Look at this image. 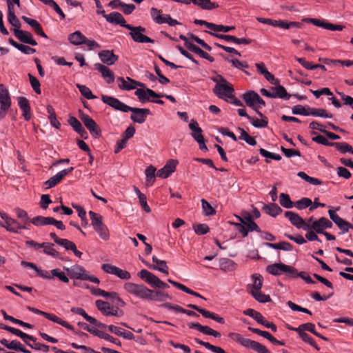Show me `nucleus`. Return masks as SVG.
I'll return each mask as SVG.
<instances>
[{"mask_svg":"<svg viewBox=\"0 0 353 353\" xmlns=\"http://www.w3.org/2000/svg\"><path fill=\"white\" fill-rule=\"evenodd\" d=\"M285 216L298 229L308 231V221L305 222L298 214L288 211L285 212Z\"/></svg>","mask_w":353,"mask_h":353,"instance_id":"2eb2a0df","label":"nucleus"},{"mask_svg":"<svg viewBox=\"0 0 353 353\" xmlns=\"http://www.w3.org/2000/svg\"><path fill=\"white\" fill-rule=\"evenodd\" d=\"M312 203V201L310 199L304 197L296 201L294 206H295L298 210H303L307 207H310Z\"/></svg>","mask_w":353,"mask_h":353,"instance_id":"4d7b16f0","label":"nucleus"},{"mask_svg":"<svg viewBox=\"0 0 353 353\" xmlns=\"http://www.w3.org/2000/svg\"><path fill=\"white\" fill-rule=\"evenodd\" d=\"M134 94L138 97L139 101H141V102L148 101L150 97L161 98V97H163L161 94L156 93L154 91L149 88L137 89V90L134 92Z\"/></svg>","mask_w":353,"mask_h":353,"instance_id":"4be33fe9","label":"nucleus"},{"mask_svg":"<svg viewBox=\"0 0 353 353\" xmlns=\"http://www.w3.org/2000/svg\"><path fill=\"white\" fill-rule=\"evenodd\" d=\"M177 163L176 160H169L162 168L157 172V176L162 179L168 178L175 171Z\"/></svg>","mask_w":353,"mask_h":353,"instance_id":"6ab92c4d","label":"nucleus"},{"mask_svg":"<svg viewBox=\"0 0 353 353\" xmlns=\"http://www.w3.org/2000/svg\"><path fill=\"white\" fill-rule=\"evenodd\" d=\"M43 3L51 7L53 10L61 17L62 19L65 18V14L59 5L53 0H39Z\"/></svg>","mask_w":353,"mask_h":353,"instance_id":"3c124183","label":"nucleus"},{"mask_svg":"<svg viewBox=\"0 0 353 353\" xmlns=\"http://www.w3.org/2000/svg\"><path fill=\"white\" fill-rule=\"evenodd\" d=\"M126 28L130 30V34L135 42L142 43H154V40L143 34L146 31L145 28L142 26L134 27L129 24Z\"/></svg>","mask_w":353,"mask_h":353,"instance_id":"f8f14e48","label":"nucleus"},{"mask_svg":"<svg viewBox=\"0 0 353 353\" xmlns=\"http://www.w3.org/2000/svg\"><path fill=\"white\" fill-rule=\"evenodd\" d=\"M95 305L97 309L105 316H121L123 314V312L121 310L108 302L97 300L95 302Z\"/></svg>","mask_w":353,"mask_h":353,"instance_id":"9b49d317","label":"nucleus"},{"mask_svg":"<svg viewBox=\"0 0 353 353\" xmlns=\"http://www.w3.org/2000/svg\"><path fill=\"white\" fill-rule=\"evenodd\" d=\"M21 265L34 270L37 272V275L43 279L52 280L56 277L63 283H67L69 282V278L67 276L65 272L61 271L60 269L55 268L50 271H48L41 269L33 263L26 261H22Z\"/></svg>","mask_w":353,"mask_h":353,"instance_id":"f257e3e1","label":"nucleus"},{"mask_svg":"<svg viewBox=\"0 0 353 353\" xmlns=\"http://www.w3.org/2000/svg\"><path fill=\"white\" fill-rule=\"evenodd\" d=\"M310 116L319 117L323 118H332V114H329L325 110L322 108H310Z\"/></svg>","mask_w":353,"mask_h":353,"instance_id":"49530a36","label":"nucleus"},{"mask_svg":"<svg viewBox=\"0 0 353 353\" xmlns=\"http://www.w3.org/2000/svg\"><path fill=\"white\" fill-rule=\"evenodd\" d=\"M168 281L170 283H171L172 285H173L174 287H176V288L181 290V291H183V292H185L187 294H191L192 296H196V297H199L201 299H203L205 300V298L203 297L202 295H201L198 292H194L192 290L187 288L186 286H185L184 285H183V284H181L180 283L174 281H173L172 279H168Z\"/></svg>","mask_w":353,"mask_h":353,"instance_id":"f704fd0d","label":"nucleus"},{"mask_svg":"<svg viewBox=\"0 0 353 353\" xmlns=\"http://www.w3.org/2000/svg\"><path fill=\"white\" fill-rule=\"evenodd\" d=\"M18 105L23 112V116L26 121H29L31 118L30 107L28 100L23 97L18 98Z\"/></svg>","mask_w":353,"mask_h":353,"instance_id":"c756f323","label":"nucleus"},{"mask_svg":"<svg viewBox=\"0 0 353 353\" xmlns=\"http://www.w3.org/2000/svg\"><path fill=\"white\" fill-rule=\"evenodd\" d=\"M52 217L37 216L30 219V222L35 226L40 227L52 225Z\"/></svg>","mask_w":353,"mask_h":353,"instance_id":"473e14b6","label":"nucleus"},{"mask_svg":"<svg viewBox=\"0 0 353 353\" xmlns=\"http://www.w3.org/2000/svg\"><path fill=\"white\" fill-rule=\"evenodd\" d=\"M310 107H305L301 105H296L292 108V112L294 114L310 116Z\"/></svg>","mask_w":353,"mask_h":353,"instance_id":"864d4df0","label":"nucleus"},{"mask_svg":"<svg viewBox=\"0 0 353 353\" xmlns=\"http://www.w3.org/2000/svg\"><path fill=\"white\" fill-rule=\"evenodd\" d=\"M139 276L148 283L152 288H157L160 279L147 270H141L138 273Z\"/></svg>","mask_w":353,"mask_h":353,"instance_id":"412c9836","label":"nucleus"},{"mask_svg":"<svg viewBox=\"0 0 353 353\" xmlns=\"http://www.w3.org/2000/svg\"><path fill=\"white\" fill-rule=\"evenodd\" d=\"M3 318L6 319V320H8V321H10L14 323H16L17 325H19L21 326H23V327H28V328H32L33 327V325L30 324V323H26V322H23L21 320H19V319H17L8 314H7V313L6 312L5 310H2L1 311Z\"/></svg>","mask_w":353,"mask_h":353,"instance_id":"37998d69","label":"nucleus"},{"mask_svg":"<svg viewBox=\"0 0 353 353\" xmlns=\"http://www.w3.org/2000/svg\"><path fill=\"white\" fill-rule=\"evenodd\" d=\"M129 111L132 112V114L130 116V119L136 123L141 124L145 121L146 117L150 114V111L147 108H137L130 107Z\"/></svg>","mask_w":353,"mask_h":353,"instance_id":"f3484780","label":"nucleus"},{"mask_svg":"<svg viewBox=\"0 0 353 353\" xmlns=\"http://www.w3.org/2000/svg\"><path fill=\"white\" fill-rule=\"evenodd\" d=\"M104 18L106 21L110 23L119 24L122 27L127 28L129 24L126 23V21L122 14L119 12H113L109 14L104 15Z\"/></svg>","mask_w":353,"mask_h":353,"instance_id":"bb28decb","label":"nucleus"},{"mask_svg":"<svg viewBox=\"0 0 353 353\" xmlns=\"http://www.w3.org/2000/svg\"><path fill=\"white\" fill-rule=\"evenodd\" d=\"M265 212L272 217H275L282 212V209L276 203H270L263 207Z\"/></svg>","mask_w":353,"mask_h":353,"instance_id":"4c0bfd02","label":"nucleus"},{"mask_svg":"<svg viewBox=\"0 0 353 353\" xmlns=\"http://www.w3.org/2000/svg\"><path fill=\"white\" fill-rule=\"evenodd\" d=\"M190 50L194 52L196 54H198L199 57L209 60L210 62L214 61V58H212L211 56H210L207 52H204L203 50H201L200 48H199L196 46H191L190 47Z\"/></svg>","mask_w":353,"mask_h":353,"instance_id":"6e6d98bb","label":"nucleus"},{"mask_svg":"<svg viewBox=\"0 0 353 353\" xmlns=\"http://www.w3.org/2000/svg\"><path fill=\"white\" fill-rule=\"evenodd\" d=\"M145 174L147 185H152L157 176L156 168L152 165H150L145 169Z\"/></svg>","mask_w":353,"mask_h":353,"instance_id":"58836bf2","label":"nucleus"},{"mask_svg":"<svg viewBox=\"0 0 353 353\" xmlns=\"http://www.w3.org/2000/svg\"><path fill=\"white\" fill-rule=\"evenodd\" d=\"M239 130L241 131V135L239 136L240 139L245 141L250 145H255L256 144L254 138L249 135L243 128H239Z\"/></svg>","mask_w":353,"mask_h":353,"instance_id":"13d9d810","label":"nucleus"},{"mask_svg":"<svg viewBox=\"0 0 353 353\" xmlns=\"http://www.w3.org/2000/svg\"><path fill=\"white\" fill-rule=\"evenodd\" d=\"M242 98L246 105L254 110L260 109L265 105L263 99L254 91L250 90L245 92L243 94Z\"/></svg>","mask_w":353,"mask_h":353,"instance_id":"6e6552de","label":"nucleus"},{"mask_svg":"<svg viewBox=\"0 0 353 353\" xmlns=\"http://www.w3.org/2000/svg\"><path fill=\"white\" fill-rule=\"evenodd\" d=\"M89 216L90 217L91 224L94 229L104 225L103 223V217L99 214L93 211H90Z\"/></svg>","mask_w":353,"mask_h":353,"instance_id":"a19ab883","label":"nucleus"},{"mask_svg":"<svg viewBox=\"0 0 353 353\" xmlns=\"http://www.w3.org/2000/svg\"><path fill=\"white\" fill-rule=\"evenodd\" d=\"M301 339L305 343H307L311 346L314 347L316 350H319V346L315 343L314 340L309 336L305 332H301L298 333Z\"/></svg>","mask_w":353,"mask_h":353,"instance_id":"e2e57ef3","label":"nucleus"},{"mask_svg":"<svg viewBox=\"0 0 353 353\" xmlns=\"http://www.w3.org/2000/svg\"><path fill=\"white\" fill-rule=\"evenodd\" d=\"M28 77L31 86L34 90V92L37 94H41L40 83L39 80L36 77L32 76L31 74H28Z\"/></svg>","mask_w":353,"mask_h":353,"instance_id":"338daca9","label":"nucleus"},{"mask_svg":"<svg viewBox=\"0 0 353 353\" xmlns=\"http://www.w3.org/2000/svg\"><path fill=\"white\" fill-rule=\"evenodd\" d=\"M283 268V270H282V273L285 274L288 276L290 278L298 277L299 272L294 267L284 264V266Z\"/></svg>","mask_w":353,"mask_h":353,"instance_id":"69168bd1","label":"nucleus"},{"mask_svg":"<svg viewBox=\"0 0 353 353\" xmlns=\"http://www.w3.org/2000/svg\"><path fill=\"white\" fill-rule=\"evenodd\" d=\"M11 106V98L8 89L0 84V120L3 119Z\"/></svg>","mask_w":353,"mask_h":353,"instance_id":"9d476101","label":"nucleus"},{"mask_svg":"<svg viewBox=\"0 0 353 353\" xmlns=\"http://www.w3.org/2000/svg\"><path fill=\"white\" fill-rule=\"evenodd\" d=\"M100 60L108 65H113L117 60L118 56L115 55L112 50H104L99 52Z\"/></svg>","mask_w":353,"mask_h":353,"instance_id":"cd10ccee","label":"nucleus"},{"mask_svg":"<svg viewBox=\"0 0 353 353\" xmlns=\"http://www.w3.org/2000/svg\"><path fill=\"white\" fill-rule=\"evenodd\" d=\"M101 100L104 103L110 105L117 110H119L123 112H129V110H130V106L113 97L103 94L101 96Z\"/></svg>","mask_w":353,"mask_h":353,"instance_id":"ddd939ff","label":"nucleus"},{"mask_svg":"<svg viewBox=\"0 0 353 353\" xmlns=\"http://www.w3.org/2000/svg\"><path fill=\"white\" fill-rule=\"evenodd\" d=\"M79 325H81L83 328V330L89 332L90 333L92 334L94 336H98L100 339H105V341H110L113 343H117V339L114 338L111 335L103 331L99 330L95 327H91L85 323H79Z\"/></svg>","mask_w":353,"mask_h":353,"instance_id":"dca6fc26","label":"nucleus"},{"mask_svg":"<svg viewBox=\"0 0 353 353\" xmlns=\"http://www.w3.org/2000/svg\"><path fill=\"white\" fill-rule=\"evenodd\" d=\"M252 283L248 285L249 293L259 303H268L271 301L269 295L265 294L261 292L263 278L261 274H254L252 275Z\"/></svg>","mask_w":353,"mask_h":353,"instance_id":"f03ea898","label":"nucleus"},{"mask_svg":"<svg viewBox=\"0 0 353 353\" xmlns=\"http://www.w3.org/2000/svg\"><path fill=\"white\" fill-rule=\"evenodd\" d=\"M94 68L101 72L102 77L107 83H112L114 81V75L113 72L107 66L97 63L94 64Z\"/></svg>","mask_w":353,"mask_h":353,"instance_id":"5701e85b","label":"nucleus"},{"mask_svg":"<svg viewBox=\"0 0 353 353\" xmlns=\"http://www.w3.org/2000/svg\"><path fill=\"white\" fill-rule=\"evenodd\" d=\"M123 289L125 292L134 297L145 301L148 293L150 292V289L144 285L137 284L132 282L125 283L123 285Z\"/></svg>","mask_w":353,"mask_h":353,"instance_id":"0eeeda50","label":"nucleus"},{"mask_svg":"<svg viewBox=\"0 0 353 353\" xmlns=\"http://www.w3.org/2000/svg\"><path fill=\"white\" fill-rule=\"evenodd\" d=\"M332 146H334L339 152L343 154L353 152V148L345 142H334Z\"/></svg>","mask_w":353,"mask_h":353,"instance_id":"79ce46f5","label":"nucleus"},{"mask_svg":"<svg viewBox=\"0 0 353 353\" xmlns=\"http://www.w3.org/2000/svg\"><path fill=\"white\" fill-rule=\"evenodd\" d=\"M335 224L342 231V233H346L350 229H351V224L342 218L340 219V221L335 223Z\"/></svg>","mask_w":353,"mask_h":353,"instance_id":"774afa93","label":"nucleus"},{"mask_svg":"<svg viewBox=\"0 0 353 353\" xmlns=\"http://www.w3.org/2000/svg\"><path fill=\"white\" fill-rule=\"evenodd\" d=\"M283 268V270H282V273L285 274L288 276L290 278L298 277L299 272L294 267L284 264V266Z\"/></svg>","mask_w":353,"mask_h":353,"instance_id":"0e129e2a","label":"nucleus"},{"mask_svg":"<svg viewBox=\"0 0 353 353\" xmlns=\"http://www.w3.org/2000/svg\"><path fill=\"white\" fill-rule=\"evenodd\" d=\"M85 37L80 31H75L68 35V40L72 45L79 46L83 44L85 41Z\"/></svg>","mask_w":353,"mask_h":353,"instance_id":"c9c22d12","label":"nucleus"},{"mask_svg":"<svg viewBox=\"0 0 353 353\" xmlns=\"http://www.w3.org/2000/svg\"><path fill=\"white\" fill-rule=\"evenodd\" d=\"M308 230H314L318 234H322L325 230L332 228V223L325 217H321L318 220H314L313 217L308 219Z\"/></svg>","mask_w":353,"mask_h":353,"instance_id":"1a4fd4ad","label":"nucleus"},{"mask_svg":"<svg viewBox=\"0 0 353 353\" xmlns=\"http://www.w3.org/2000/svg\"><path fill=\"white\" fill-rule=\"evenodd\" d=\"M230 339L243 347L251 349L257 353H271L265 346L259 342L244 338L242 335L236 332H230L228 334Z\"/></svg>","mask_w":353,"mask_h":353,"instance_id":"20e7f679","label":"nucleus"},{"mask_svg":"<svg viewBox=\"0 0 353 353\" xmlns=\"http://www.w3.org/2000/svg\"><path fill=\"white\" fill-rule=\"evenodd\" d=\"M191 3L201 6L203 9L211 10L217 7L215 3H212L210 0H190Z\"/></svg>","mask_w":353,"mask_h":353,"instance_id":"c03bdc74","label":"nucleus"},{"mask_svg":"<svg viewBox=\"0 0 353 353\" xmlns=\"http://www.w3.org/2000/svg\"><path fill=\"white\" fill-rule=\"evenodd\" d=\"M94 230L99 235L101 239L104 241H107L110 239V232L108 227L105 225H103L99 228L94 229Z\"/></svg>","mask_w":353,"mask_h":353,"instance_id":"bf43d9fd","label":"nucleus"},{"mask_svg":"<svg viewBox=\"0 0 353 353\" xmlns=\"http://www.w3.org/2000/svg\"><path fill=\"white\" fill-rule=\"evenodd\" d=\"M279 203L285 208H292L294 203L291 201L289 195L285 193H281L279 195Z\"/></svg>","mask_w":353,"mask_h":353,"instance_id":"de8ad7c7","label":"nucleus"},{"mask_svg":"<svg viewBox=\"0 0 353 353\" xmlns=\"http://www.w3.org/2000/svg\"><path fill=\"white\" fill-rule=\"evenodd\" d=\"M42 248L46 254L55 258H59V253L54 248L52 243H43V247Z\"/></svg>","mask_w":353,"mask_h":353,"instance_id":"8fccbe9b","label":"nucleus"},{"mask_svg":"<svg viewBox=\"0 0 353 353\" xmlns=\"http://www.w3.org/2000/svg\"><path fill=\"white\" fill-rule=\"evenodd\" d=\"M77 87L79 89L81 94L85 97L87 99H93L96 98V96H94L92 91L89 88H88L86 85H81V84H77Z\"/></svg>","mask_w":353,"mask_h":353,"instance_id":"5fc2aeb1","label":"nucleus"},{"mask_svg":"<svg viewBox=\"0 0 353 353\" xmlns=\"http://www.w3.org/2000/svg\"><path fill=\"white\" fill-rule=\"evenodd\" d=\"M117 81L119 82V87L121 90H131L136 88L137 81L127 77L126 80L123 77H119Z\"/></svg>","mask_w":353,"mask_h":353,"instance_id":"7c9ffc66","label":"nucleus"},{"mask_svg":"<svg viewBox=\"0 0 353 353\" xmlns=\"http://www.w3.org/2000/svg\"><path fill=\"white\" fill-rule=\"evenodd\" d=\"M201 201L202 205V209L205 215L211 216L216 213L215 210L206 200L202 199Z\"/></svg>","mask_w":353,"mask_h":353,"instance_id":"680f3d73","label":"nucleus"},{"mask_svg":"<svg viewBox=\"0 0 353 353\" xmlns=\"http://www.w3.org/2000/svg\"><path fill=\"white\" fill-rule=\"evenodd\" d=\"M63 270L71 279L86 280L96 284L100 283L97 277L90 275L85 269L79 265L75 264L70 268L63 267Z\"/></svg>","mask_w":353,"mask_h":353,"instance_id":"39448f33","label":"nucleus"},{"mask_svg":"<svg viewBox=\"0 0 353 353\" xmlns=\"http://www.w3.org/2000/svg\"><path fill=\"white\" fill-rule=\"evenodd\" d=\"M73 170L74 168L70 167L69 168L62 170L61 171L57 172L55 175L50 177L44 183L46 188L48 189L55 186L63 179L64 176L70 173Z\"/></svg>","mask_w":353,"mask_h":353,"instance_id":"a211bd4d","label":"nucleus"},{"mask_svg":"<svg viewBox=\"0 0 353 353\" xmlns=\"http://www.w3.org/2000/svg\"><path fill=\"white\" fill-rule=\"evenodd\" d=\"M219 267L223 271H231L234 269L235 264L232 260L223 258L220 260Z\"/></svg>","mask_w":353,"mask_h":353,"instance_id":"09e8293b","label":"nucleus"},{"mask_svg":"<svg viewBox=\"0 0 353 353\" xmlns=\"http://www.w3.org/2000/svg\"><path fill=\"white\" fill-rule=\"evenodd\" d=\"M243 314L253 318L258 323L261 324L263 326L267 322L266 319L260 312L254 310V309H247L243 311Z\"/></svg>","mask_w":353,"mask_h":353,"instance_id":"2f4dec72","label":"nucleus"},{"mask_svg":"<svg viewBox=\"0 0 353 353\" xmlns=\"http://www.w3.org/2000/svg\"><path fill=\"white\" fill-rule=\"evenodd\" d=\"M265 245L272 249L282 250L284 251H292L293 250V246L286 241H281L278 243H266Z\"/></svg>","mask_w":353,"mask_h":353,"instance_id":"e433bc0d","label":"nucleus"},{"mask_svg":"<svg viewBox=\"0 0 353 353\" xmlns=\"http://www.w3.org/2000/svg\"><path fill=\"white\" fill-rule=\"evenodd\" d=\"M283 263H274L267 267V271L272 275H280L282 274V270H283Z\"/></svg>","mask_w":353,"mask_h":353,"instance_id":"603ef678","label":"nucleus"},{"mask_svg":"<svg viewBox=\"0 0 353 353\" xmlns=\"http://www.w3.org/2000/svg\"><path fill=\"white\" fill-rule=\"evenodd\" d=\"M80 119L93 137L98 138L100 137L101 130L96 122L90 118V116L85 114H81Z\"/></svg>","mask_w":353,"mask_h":353,"instance_id":"4468645a","label":"nucleus"},{"mask_svg":"<svg viewBox=\"0 0 353 353\" xmlns=\"http://www.w3.org/2000/svg\"><path fill=\"white\" fill-rule=\"evenodd\" d=\"M71 312L82 316L87 321L100 328H105V325L98 321L94 317L89 316L85 311L81 307H72Z\"/></svg>","mask_w":353,"mask_h":353,"instance_id":"a878e982","label":"nucleus"},{"mask_svg":"<svg viewBox=\"0 0 353 353\" xmlns=\"http://www.w3.org/2000/svg\"><path fill=\"white\" fill-rule=\"evenodd\" d=\"M15 37L21 42L32 45L37 46V41L33 39L32 35L28 31H24L20 29H14Z\"/></svg>","mask_w":353,"mask_h":353,"instance_id":"b1692460","label":"nucleus"},{"mask_svg":"<svg viewBox=\"0 0 353 353\" xmlns=\"http://www.w3.org/2000/svg\"><path fill=\"white\" fill-rule=\"evenodd\" d=\"M152 259L153 263L156 264V265L152 267L153 269L157 270L166 274H168V267L167 266L165 261L159 260L156 256H153Z\"/></svg>","mask_w":353,"mask_h":353,"instance_id":"ea45409f","label":"nucleus"},{"mask_svg":"<svg viewBox=\"0 0 353 353\" xmlns=\"http://www.w3.org/2000/svg\"><path fill=\"white\" fill-rule=\"evenodd\" d=\"M68 123L71 125L74 131L83 138H88V133L83 127L81 122L74 117H70L68 119Z\"/></svg>","mask_w":353,"mask_h":353,"instance_id":"c85d7f7f","label":"nucleus"},{"mask_svg":"<svg viewBox=\"0 0 353 353\" xmlns=\"http://www.w3.org/2000/svg\"><path fill=\"white\" fill-rule=\"evenodd\" d=\"M301 27V24L299 22L280 20L279 28L287 30L290 28H300Z\"/></svg>","mask_w":353,"mask_h":353,"instance_id":"052dcab7","label":"nucleus"},{"mask_svg":"<svg viewBox=\"0 0 353 353\" xmlns=\"http://www.w3.org/2000/svg\"><path fill=\"white\" fill-rule=\"evenodd\" d=\"M307 21L314 26L321 27L331 31H341L344 28L343 26L332 24L317 19H308Z\"/></svg>","mask_w":353,"mask_h":353,"instance_id":"393cba45","label":"nucleus"},{"mask_svg":"<svg viewBox=\"0 0 353 353\" xmlns=\"http://www.w3.org/2000/svg\"><path fill=\"white\" fill-rule=\"evenodd\" d=\"M277 86L273 88L274 95L273 98H281L287 99L290 98V95H288L285 88L281 85H276Z\"/></svg>","mask_w":353,"mask_h":353,"instance_id":"a18cd8bd","label":"nucleus"},{"mask_svg":"<svg viewBox=\"0 0 353 353\" xmlns=\"http://www.w3.org/2000/svg\"><path fill=\"white\" fill-rule=\"evenodd\" d=\"M0 217L3 220V222L0 221V226L8 232L18 234L20 230L29 229L26 225H21L18 221L12 219L4 211L0 210Z\"/></svg>","mask_w":353,"mask_h":353,"instance_id":"423d86ee","label":"nucleus"},{"mask_svg":"<svg viewBox=\"0 0 353 353\" xmlns=\"http://www.w3.org/2000/svg\"><path fill=\"white\" fill-rule=\"evenodd\" d=\"M172 296L167 292L161 290H152L150 289V292L148 293L146 301L163 302L167 300H171Z\"/></svg>","mask_w":353,"mask_h":353,"instance_id":"aec40b11","label":"nucleus"},{"mask_svg":"<svg viewBox=\"0 0 353 353\" xmlns=\"http://www.w3.org/2000/svg\"><path fill=\"white\" fill-rule=\"evenodd\" d=\"M212 80L216 83L213 88V92L221 99L225 101H229V98L233 97L234 90L232 85L221 76H217L212 78Z\"/></svg>","mask_w":353,"mask_h":353,"instance_id":"7ed1b4c3","label":"nucleus"},{"mask_svg":"<svg viewBox=\"0 0 353 353\" xmlns=\"http://www.w3.org/2000/svg\"><path fill=\"white\" fill-rule=\"evenodd\" d=\"M45 317L52 322H54L57 324L62 325L63 327L67 328L68 330H74V327L72 325H70L67 321L61 319V318L58 317L55 314L46 312Z\"/></svg>","mask_w":353,"mask_h":353,"instance_id":"72a5a7b5","label":"nucleus"}]
</instances>
